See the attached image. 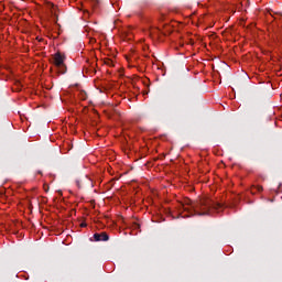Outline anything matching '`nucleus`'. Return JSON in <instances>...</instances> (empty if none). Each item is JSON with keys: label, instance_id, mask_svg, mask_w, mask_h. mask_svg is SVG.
Returning a JSON list of instances; mask_svg holds the SVG:
<instances>
[{"label": "nucleus", "instance_id": "obj_1", "mask_svg": "<svg viewBox=\"0 0 282 282\" xmlns=\"http://www.w3.org/2000/svg\"><path fill=\"white\" fill-rule=\"evenodd\" d=\"M181 207L185 213H188L187 216L182 217H191L193 215H198V217H203L204 215H210V210L219 212V208H224V205L210 198H202L197 203H193V200L187 199L183 204H181Z\"/></svg>", "mask_w": 282, "mask_h": 282}, {"label": "nucleus", "instance_id": "obj_2", "mask_svg": "<svg viewBox=\"0 0 282 282\" xmlns=\"http://www.w3.org/2000/svg\"><path fill=\"white\" fill-rule=\"evenodd\" d=\"M54 65L57 67L58 74H67V66H65V57L61 53L54 55Z\"/></svg>", "mask_w": 282, "mask_h": 282}, {"label": "nucleus", "instance_id": "obj_3", "mask_svg": "<svg viewBox=\"0 0 282 282\" xmlns=\"http://www.w3.org/2000/svg\"><path fill=\"white\" fill-rule=\"evenodd\" d=\"M83 184H85L86 186H90V188H94V182H91V178H88L87 176H85L80 181H76V185L78 186V188H83Z\"/></svg>", "mask_w": 282, "mask_h": 282}, {"label": "nucleus", "instance_id": "obj_4", "mask_svg": "<svg viewBox=\"0 0 282 282\" xmlns=\"http://www.w3.org/2000/svg\"><path fill=\"white\" fill-rule=\"evenodd\" d=\"M94 239L95 241H109V235L107 232L95 234Z\"/></svg>", "mask_w": 282, "mask_h": 282}, {"label": "nucleus", "instance_id": "obj_5", "mask_svg": "<svg viewBox=\"0 0 282 282\" xmlns=\"http://www.w3.org/2000/svg\"><path fill=\"white\" fill-rule=\"evenodd\" d=\"M78 97L80 100H87V93L85 90H80Z\"/></svg>", "mask_w": 282, "mask_h": 282}, {"label": "nucleus", "instance_id": "obj_6", "mask_svg": "<svg viewBox=\"0 0 282 282\" xmlns=\"http://www.w3.org/2000/svg\"><path fill=\"white\" fill-rule=\"evenodd\" d=\"M254 189L258 191V193H261V191H263V186L261 185L253 186V188L251 189V193H254Z\"/></svg>", "mask_w": 282, "mask_h": 282}, {"label": "nucleus", "instance_id": "obj_7", "mask_svg": "<svg viewBox=\"0 0 282 282\" xmlns=\"http://www.w3.org/2000/svg\"><path fill=\"white\" fill-rule=\"evenodd\" d=\"M82 228H86L87 227V224H85V223H82Z\"/></svg>", "mask_w": 282, "mask_h": 282}, {"label": "nucleus", "instance_id": "obj_8", "mask_svg": "<svg viewBox=\"0 0 282 282\" xmlns=\"http://www.w3.org/2000/svg\"><path fill=\"white\" fill-rule=\"evenodd\" d=\"M39 175H43V172L42 171H37Z\"/></svg>", "mask_w": 282, "mask_h": 282}]
</instances>
